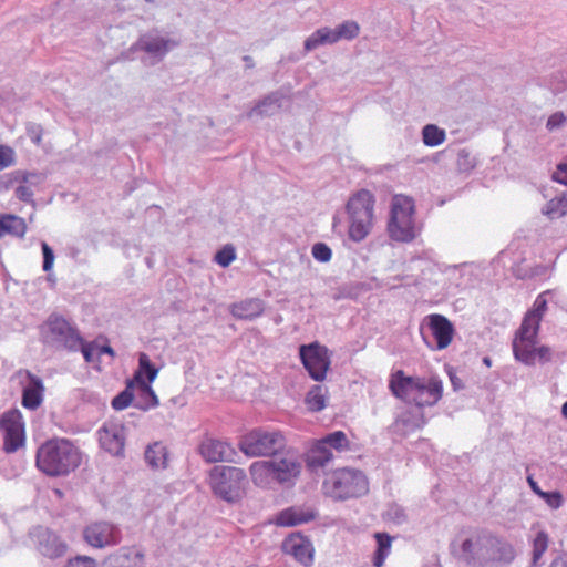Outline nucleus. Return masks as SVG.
I'll return each instance as SVG.
<instances>
[{
  "instance_id": "nucleus-53",
  "label": "nucleus",
  "mask_w": 567,
  "mask_h": 567,
  "mask_svg": "<svg viewBox=\"0 0 567 567\" xmlns=\"http://www.w3.org/2000/svg\"><path fill=\"white\" fill-rule=\"evenodd\" d=\"M561 412H563V415L567 419V401L564 403Z\"/></svg>"
},
{
  "instance_id": "nucleus-9",
  "label": "nucleus",
  "mask_w": 567,
  "mask_h": 567,
  "mask_svg": "<svg viewBox=\"0 0 567 567\" xmlns=\"http://www.w3.org/2000/svg\"><path fill=\"white\" fill-rule=\"evenodd\" d=\"M157 374L158 369L151 362L150 357L140 353L138 368L132 378L136 408L146 411L158 405V398L151 385Z\"/></svg>"
},
{
  "instance_id": "nucleus-40",
  "label": "nucleus",
  "mask_w": 567,
  "mask_h": 567,
  "mask_svg": "<svg viewBox=\"0 0 567 567\" xmlns=\"http://www.w3.org/2000/svg\"><path fill=\"white\" fill-rule=\"evenodd\" d=\"M336 30H337L339 40H341V39L351 40V39H354L359 34L360 27L354 21H346V22L341 23Z\"/></svg>"
},
{
  "instance_id": "nucleus-25",
  "label": "nucleus",
  "mask_w": 567,
  "mask_h": 567,
  "mask_svg": "<svg viewBox=\"0 0 567 567\" xmlns=\"http://www.w3.org/2000/svg\"><path fill=\"white\" fill-rule=\"evenodd\" d=\"M264 301L258 298L246 299L230 306L231 315L240 320H254L264 313Z\"/></svg>"
},
{
  "instance_id": "nucleus-46",
  "label": "nucleus",
  "mask_w": 567,
  "mask_h": 567,
  "mask_svg": "<svg viewBox=\"0 0 567 567\" xmlns=\"http://www.w3.org/2000/svg\"><path fill=\"white\" fill-rule=\"evenodd\" d=\"M41 247L43 252V270L48 272L53 267L54 254L47 243H42Z\"/></svg>"
},
{
  "instance_id": "nucleus-54",
  "label": "nucleus",
  "mask_w": 567,
  "mask_h": 567,
  "mask_svg": "<svg viewBox=\"0 0 567 567\" xmlns=\"http://www.w3.org/2000/svg\"><path fill=\"white\" fill-rule=\"evenodd\" d=\"M37 144H40L41 143V136L40 135H37L35 137L32 138Z\"/></svg>"
},
{
  "instance_id": "nucleus-20",
  "label": "nucleus",
  "mask_w": 567,
  "mask_h": 567,
  "mask_svg": "<svg viewBox=\"0 0 567 567\" xmlns=\"http://www.w3.org/2000/svg\"><path fill=\"white\" fill-rule=\"evenodd\" d=\"M145 555L136 546L122 547L116 553L110 555L105 563L109 567H143Z\"/></svg>"
},
{
  "instance_id": "nucleus-2",
  "label": "nucleus",
  "mask_w": 567,
  "mask_h": 567,
  "mask_svg": "<svg viewBox=\"0 0 567 567\" xmlns=\"http://www.w3.org/2000/svg\"><path fill=\"white\" fill-rule=\"evenodd\" d=\"M79 449L66 439L44 442L37 452L38 468L49 476L66 475L81 464Z\"/></svg>"
},
{
  "instance_id": "nucleus-45",
  "label": "nucleus",
  "mask_w": 567,
  "mask_h": 567,
  "mask_svg": "<svg viewBox=\"0 0 567 567\" xmlns=\"http://www.w3.org/2000/svg\"><path fill=\"white\" fill-rule=\"evenodd\" d=\"M65 567H96V563L89 556H76L69 559Z\"/></svg>"
},
{
  "instance_id": "nucleus-15",
  "label": "nucleus",
  "mask_w": 567,
  "mask_h": 567,
  "mask_svg": "<svg viewBox=\"0 0 567 567\" xmlns=\"http://www.w3.org/2000/svg\"><path fill=\"white\" fill-rule=\"evenodd\" d=\"M424 322H426L435 340V347L433 349L444 350L452 343L455 329L453 323L445 316L431 313L424 318Z\"/></svg>"
},
{
  "instance_id": "nucleus-42",
  "label": "nucleus",
  "mask_w": 567,
  "mask_h": 567,
  "mask_svg": "<svg viewBox=\"0 0 567 567\" xmlns=\"http://www.w3.org/2000/svg\"><path fill=\"white\" fill-rule=\"evenodd\" d=\"M312 256L320 262H328L332 258V251L328 245L323 243H317L312 246Z\"/></svg>"
},
{
  "instance_id": "nucleus-44",
  "label": "nucleus",
  "mask_w": 567,
  "mask_h": 567,
  "mask_svg": "<svg viewBox=\"0 0 567 567\" xmlns=\"http://www.w3.org/2000/svg\"><path fill=\"white\" fill-rule=\"evenodd\" d=\"M540 497L554 509L563 505V495L559 492H544L540 494Z\"/></svg>"
},
{
  "instance_id": "nucleus-32",
  "label": "nucleus",
  "mask_w": 567,
  "mask_h": 567,
  "mask_svg": "<svg viewBox=\"0 0 567 567\" xmlns=\"http://www.w3.org/2000/svg\"><path fill=\"white\" fill-rule=\"evenodd\" d=\"M339 41V37L337 34V30H332L329 28H321L318 29L315 33H312L306 41H305V49L307 51L315 50L319 45L326 44V43H336Z\"/></svg>"
},
{
  "instance_id": "nucleus-56",
  "label": "nucleus",
  "mask_w": 567,
  "mask_h": 567,
  "mask_svg": "<svg viewBox=\"0 0 567 567\" xmlns=\"http://www.w3.org/2000/svg\"><path fill=\"white\" fill-rule=\"evenodd\" d=\"M267 103V100L262 101V104L261 105H258L257 109H260L262 105H265Z\"/></svg>"
},
{
  "instance_id": "nucleus-21",
  "label": "nucleus",
  "mask_w": 567,
  "mask_h": 567,
  "mask_svg": "<svg viewBox=\"0 0 567 567\" xmlns=\"http://www.w3.org/2000/svg\"><path fill=\"white\" fill-rule=\"evenodd\" d=\"M270 461L275 480L278 483L290 482L297 478L301 472V463L293 456L285 455Z\"/></svg>"
},
{
  "instance_id": "nucleus-39",
  "label": "nucleus",
  "mask_w": 567,
  "mask_h": 567,
  "mask_svg": "<svg viewBox=\"0 0 567 567\" xmlns=\"http://www.w3.org/2000/svg\"><path fill=\"white\" fill-rule=\"evenodd\" d=\"M548 548V535L545 532L537 533L533 542V563L536 564Z\"/></svg>"
},
{
  "instance_id": "nucleus-57",
  "label": "nucleus",
  "mask_w": 567,
  "mask_h": 567,
  "mask_svg": "<svg viewBox=\"0 0 567 567\" xmlns=\"http://www.w3.org/2000/svg\"><path fill=\"white\" fill-rule=\"evenodd\" d=\"M146 2H153L154 0H145Z\"/></svg>"
},
{
  "instance_id": "nucleus-13",
  "label": "nucleus",
  "mask_w": 567,
  "mask_h": 567,
  "mask_svg": "<svg viewBox=\"0 0 567 567\" xmlns=\"http://www.w3.org/2000/svg\"><path fill=\"white\" fill-rule=\"evenodd\" d=\"M486 536L487 532L482 530L473 537L466 538L461 544L460 551L452 549V554L468 566L485 565Z\"/></svg>"
},
{
  "instance_id": "nucleus-12",
  "label": "nucleus",
  "mask_w": 567,
  "mask_h": 567,
  "mask_svg": "<svg viewBox=\"0 0 567 567\" xmlns=\"http://www.w3.org/2000/svg\"><path fill=\"white\" fill-rule=\"evenodd\" d=\"M299 354L305 369L315 381H323L331 365V358L327 347L312 342L302 344Z\"/></svg>"
},
{
  "instance_id": "nucleus-30",
  "label": "nucleus",
  "mask_w": 567,
  "mask_h": 567,
  "mask_svg": "<svg viewBox=\"0 0 567 567\" xmlns=\"http://www.w3.org/2000/svg\"><path fill=\"white\" fill-rule=\"evenodd\" d=\"M374 539L377 542V549L373 555V566L383 567L385 559L391 553L393 537L388 533H375Z\"/></svg>"
},
{
  "instance_id": "nucleus-19",
  "label": "nucleus",
  "mask_w": 567,
  "mask_h": 567,
  "mask_svg": "<svg viewBox=\"0 0 567 567\" xmlns=\"http://www.w3.org/2000/svg\"><path fill=\"white\" fill-rule=\"evenodd\" d=\"M514 558L515 549L509 543L492 533H487L485 548L486 563L489 560L511 563Z\"/></svg>"
},
{
  "instance_id": "nucleus-51",
  "label": "nucleus",
  "mask_w": 567,
  "mask_h": 567,
  "mask_svg": "<svg viewBox=\"0 0 567 567\" xmlns=\"http://www.w3.org/2000/svg\"><path fill=\"white\" fill-rule=\"evenodd\" d=\"M97 355H102V354H109L111 355L112 358L115 357V353H114V350L110 347V346H102V347H99L97 350Z\"/></svg>"
},
{
  "instance_id": "nucleus-8",
  "label": "nucleus",
  "mask_w": 567,
  "mask_h": 567,
  "mask_svg": "<svg viewBox=\"0 0 567 567\" xmlns=\"http://www.w3.org/2000/svg\"><path fill=\"white\" fill-rule=\"evenodd\" d=\"M286 437L281 431L268 429H254L239 441V450L247 456H272L286 446Z\"/></svg>"
},
{
  "instance_id": "nucleus-16",
  "label": "nucleus",
  "mask_w": 567,
  "mask_h": 567,
  "mask_svg": "<svg viewBox=\"0 0 567 567\" xmlns=\"http://www.w3.org/2000/svg\"><path fill=\"white\" fill-rule=\"evenodd\" d=\"M282 551L292 556L303 566H310L313 563V546L311 542L300 534L289 535L281 545Z\"/></svg>"
},
{
  "instance_id": "nucleus-35",
  "label": "nucleus",
  "mask_w": 567,
  "mask_h": 567,
  "mask_svg": "<svg viewBox=\"0 0 567 567\" xmlns=\"http://www.w3.org/2000/svg\"><path fill=\"white\" fill-rule=\"evenodd\" d=\"M544 215L554 219L567 213V195L550 199L543 209Z\"/></svg>"
},
{
  "instance_id": "nucleus-22",
  "label": "nucleus",
  "mask_w": 567,
  "mask_h": 567,
  "mask_svg": "<svg viewBox=\"0 0 567 567\" xmlns=\"http://www.w3.org/2000/svg\"><path fill=\"white\" fill-rule=\"evenodd\" d=\"M39 551L50 559H55L65 555L68 544L60 535L47 529L39 537Z\"/></svg>"
},
{
  "instance_id": "nucleus-18",
  "label": "nucleus",
  "mask_w": 567,
  "mask_h": 567,
  "mask_svg": "<svg viewBox=\"0 0 567 567\" xmlns=\"http://www.w3.org/2000/svg\"><path fill=\"white\" fill-rule=\"evenodd\" d=\"M198 451L208 463L231 462L236 455V450L233 445L212 437L205 439L200 443Z\"/></svg>"
},
{
  "instance_id": "nucleus-31",
  "label": "nucleus",
  "mask_w": 567,
  "mask_h": 567,
  "mask_svg": "<svg viewBox=\"0 0 567 567\" xmlns=\"http://www.w3.org/2000/svg\"><path fill=\"white\" fill-rule=\"evenodd\" d=\"M546 293L547 292H543L537 296L533 303V308L525 313L522 322L540 329L542 319L547 311Z\"/></svg>"
},
{
  "instance_id": "nucleus-50",
  "label": "nucleus",
  "mask_w": 567,
  "mask_h": 567,
  "mask_svg": "<svg viewBox=\"0 0 567 567\" xmlns=\"http://www.w3.org/2000/svg\"><path fill=\"white\" fill-rule=\"evenodd\" d=\"M79 349H81L85 361L86 362H91L92 361L93 346L92 344H84V341L82 340V344L80 346Z\"/></svg>"
},
{
  "instance_id": "nucleus-6",
  "label": "nucleus",
  "mask_w": 567,
  "mask_h": 567,
  "mask_svg": "<svg viewBox=\"0 0 567 567\" xmlns=\"http://www.w3.org/2000/svg\"><path fill=\"white\" fill-rule=\"evenodd\" d=\"M209 486L216 496L236 503L246 494V473L236 466H215L209 472Z\"/></svg>"
},
{
  "instance_id": "nucleus-48",
  "label": "nucleus",
  "mask_w": 567,
  "mask_h": 567,
  "mask_svg": "<svg viewBox=\"0 0 567 567\" xmlns=\"http://www.w3.org/2000/svg\"><path fill=\"white\" fill-rule=\"evenodd\" d=\"M565 122V116L563 113H554L549 116L547 121V127L553 130L555 127L560 126Z\"/></svg>"
},
{
  "instance_id": "nucleus-23",
  "label": "nucleus",
  "mask_w": 567,
  "mask_h": 567,
  "mask_svg": "<svg viewBox=\"0 0 567 567\" xmlns=\"http://www.w3.org/2000/svg\"><path fill=\"white\" fill-rule=\"evenodd\" d=\"M29 384L22 392V405L28 410H37L43 401L44 386L40 378L28 372Z\"/></svg>"
},
{
  "instance_id": "nucleus-43",
  "label": "nucleus",
  "mask_w": 567,
  "mask_h": 567,
  "mask_svg": "<svg viewBox=\"0 0 567 567\" xmlns=\"http://www.w3.org/2000/svg\"><path fill=\"white\" fill-rule=\"evenodd\" d=\"M14 151L12 147L0 144V171L14 164Z\"/></svg>"
},
{
  "instance_id": "nucleus-52",
  "label": "nucleus",
  "mask_w": 567,
  "mask_h": 567,
  "mask_svg": "<svg viewBox=\"0 0 567 567\" xmlns=\"http://www.w3.org/2000/svg\"><path fill=\"white\" fill-rule=\"evenodd\" d=\"M527 481H528V484H529L530 488L533 489V492H534L535 494H537L538 496H540V494H542V493H544V491H542V489L538 487L537 483L533 480V477H532V476H529V477L527 478Z\"/></svg>"
},
{
  "instance_id": "nucleus-41",
  "label": "nucleus",
  "mask_w": 567,
  "mask_h": 567,
  "mask_svg": "<svg viewBox=\"0 0 567 567\" xmlns=\"http://www.w3.org/2000/svg\"><path fill=\"white\" fill-rule=\"evenodd\" d=\"M236 258L235 248L231 245L224 246L215 255V261L221 267H228Z\"/></svg>"
},
{
  "instance_id": "nucleus-5",
  "label": "nucleus",
  "mask_w": 567,
  "mask_h": 567,
  "mask_svg": "<svg viewBox=\"0 0 567 567\" xmlns=\"http://www.w3.org/2000/svg\"><path fill=\"white\" fill-rule=\"evenodd\" d=\"M538 333V328L520 323L512 341L513 354L517 361L534 365L537 361L545 363L551 360V349L544 344L537 346Z\"/></svg>"
},
{
  "instance_id": "nucleus-24",
  "label": "nucleus",
  "mask_w": 567,
  "mask_h": 567,
  "mask_svg": "<svg viewBox=\"0 0 567 567\" xmlns=\"http://www.w3.org/2000/svg\"><path fill=\"white\" fill-rule=\"evenodd\" d=\"M333 460V453L322 442L316 440L306 455V464L309 470H318L327 466Z\"/></svg>"
},
{
  "instance_id": "nucleus-28",
  "label": "nucleus",
  "mask_w": 567,
  "mask_h": 567,
  "mask_svg": "<svg viewBox=\"0 0 567 567\" xmlns=\"http://www.w3.org/2000/svg\"><path fill=\"white\" fill-rule=\"evenodd\" d=\"M328 388L321 384L311 386L305 398L306 406L311 412H320L326 409L328 402Z\"/></svg>"
},
{
  "instance_id": "nucleus-7",
  "label": "nucleus",
  "mask_w": 567,
  "mask_h": 567,
  "mask_svg": "<svg viewBox=\"0 0 567 567\" xmlns=\"http://www.w3.org/2000/svg\"><path fill=\"white\" fill-rule=\"evenodd\" d=\"M415 206L411 197L394 195L391 203V215L388 231L396 241H411L415 237Z\"/></svg>"
},
{
  "instance_id": "nucleus-38",
  "label": "nucleus",
  "mask_w": 567,
  "mask_h": 567,
  "mask_svg": "<svg viewBox=\"0 0 567 567\" xmlns=\"http://www.w3.org/2000/svg\"><path fill=\"white\" fill-rule=\"evenodd\" d=\"M171 41L164 38H153L144 43V50L153 54H165L169 49Z\"/></svg>"
},
{
  "instance_id": "nucleus-47",
  "label": "nucleus",
  "mask_w": 567,
  "mask_h": 567,
  "mask_svg": "<svg viewBox=\"0 0 567 567\" xmlns=\"http://www.w3.org/2000/svg\"><path fill=\"white\" fill-rule=\"evenodd\" d=\"M553 178L560 184L567 185V161L557 166Z\"/></svg>"
},
{
  "instance_id": "nucleus-55",
  "label": "nucleus",
  "mask_w": 567,
  "mask_h": 567,
  "mask_svg": "<svg viewBox=\"0 0 567 567\" xmlns=\"http://www.w3.org/2000/svg\"><path fill=\"white\" fill-rule=\"evenodd\" d=\"M484 362H485V364H487V365H489V364H491V361H489V359H487V358H486V359H484Z\"/></svg>"
},
{
  "instance_id": "nucleus-1",
  "label": "nucleus",
  "mask_w": 567,
  "mask_h": 567,
  "mask_svg": "<svg viewBox=\"0 0 567 567\" xmlns=\"http://www.w3.org/2000/svg\"><path fill=\"white\" fill-rule=\"evenodd\" d=\"M389 390L395 398L423 408L432 406L441 400L443 384L436 377H409L403 370H396L390 374Z\"/></svg>"
},
{
  "instance_id": "nucleus-17",
  "label": "nucleus",
  "mask_w": 567,
  "mask_h": 567,
  "mask_svg": "<svg viewBox=\"0 0 567 567\" xmlns=\"http://www.w3.org/2000/svg\"><path fill=\"white\" fill-rule=\"evenodd\" d=\"M99 442L106 452L118 455L123 452L125 445L124 427L116 422H106L97 431Z\"/></svg>"
},
{
  "instance_id": "nucleus-37",
  "label": "nucleus",
  "mask_w": 567,
  "mask_h": 567,
  "mask_svg": "<svg viewBox=\"0 0 567 567\" xmlns=\"http://www.w3.org/2000/svg\"><path fill=\"white\" fill-rule=\"evenodd\" d=\"M134 399V388L131 379L127 381L125 390L118 393L111 404L114 410L121 411L130 406Z\"/></svg>"
},
{
  "instance_id": "nucleus-26",
  "label": "nucleus",
  "mask_w": 567,
  "mask_h": 567,
  "mask_svg": "<svg viewBox=\"0 0 567 567\" xmlns=\"http://www.w3.org/2000/svg\"><path fill=\"white\" fill-rule=\"evenodd\" d=\"M250 476L255 485L267 487L276 482L271 461H256L249 467Z\"/></svg>"
},
{
  "instance_id": "nucleus-33",
  "label": "nucleus",
  "mask_w": 567,
  "mask_h": 567,
  "mask_svg": "<svg viewBox=\"0 0 567 567\" xmlns=\"http://www.w3.org/2000/svg\"><path fill=\"white\" fill-rule=\"evenodd\" d=\"M167 456L166 446L158 442L148 445L145 451V460L154 468H165Z\"/></svg>"
},
{
  "instance_id": "nucleus-27",
  "label": "nucleus",
  "mask_w": 567,
  "mask_h": 567,
  "mask_svg": "<svg viewBox=\"0 0 567 567\" xmlns=\"http://www.w3.org/2000/svg\"><path fill=\"white\" fill-rule=\"evenodd\" d=\"M1 237L11 235L22 238L27 233V223L22 217L13 214H0Z\"/></svg>"
},
{
  "instance_id": "nucleus-10",
  "label": "nucleus",
  "mask_w": 567,
  "mask_h": 567,
  "mask_svg": "<svg viewBox=\"0 0 567 567\" xmlns=\"http://www.w3.org/2000/svg\"><path fill=\"white\" fill-rule=\"evenodd\" d=\"M41 334L45 342L56 344L70 351L79 350L82 344V337L76 327L58 313H52L48 317L41 326Z\"/></svg>"
},
{
  "instance_id": "nucleus-3",
  "label": "nucleus",
  "mask_w": 567,
  "mask_h": 567,
  "mask_svg": "<svg viewBox=\"0 0 567 567\" xmlns=\"http://www.w3.org/2000/svg\"><path fill=\"white\" fill-rule=\"evenodd\" d=\"M322 494L336 502L359 498L368 494L369 481L364 473L353 467H340L326 474Z\"/></svg>"
},
{
  "instance_id": "nucleus-4",
  "label": "nucleus",
  "mask_w": 567,
  "mask_h": 567,
  "mask_svg": "<svg viewBox=\"0 0 567 567\" xmlns=\"http://www.w3.org/2000/svg\"><path fill=\"white\" fill-rule=\"evenodd\" d=\"M375 198L368 189H360L348 200L346 209L349 216L348 236L360 243L371 233L374 224Z\"/></svg>"
},
{
  "instance_id": "nucleus-29",
  "label": "nucleus",
  "mask_w": 567,
  "mask_h": 567,
  "mask_svg": "<svg viewBox=\"0 0 567 567\" xmlns=\"http://www.w3.org/2000/svg\"><path fill=\"white\" fill-rule=\"evenodd\" d=\"M313 515L301 509L290 507L281 511L276 517V524L278 526H296L303 523H308L313 519Z\"/></svg>"
},
{
  "instance_id": "nucleus-11",
  "label": "nucleus",
  "mask_w": 567,
  "mask_h": 567,
  "mask_svg": "<svg viewBox=\"0 0 567 567\" xmlns=\"http://www.w3.org/2000/svg\"><path fill=\"white\" fill-rule=\"evenodd\" d=\"M0 432L6 453H14L24 445L25 423L20 410L11 409L0 416Z\"/></svg>"
},
{
  "instance_id": "nucleus-49",
  "label": "nucleus",
  "mask_w": 567,
  "mask_h": 567,
  "mask_svg": "<svg viewBox=\"0 0 567 567\" xmlns=\"http://www.w3.org/2000/svg\"><path fill=\"white\" fill-rule=\"evenodd\" d=\"M16 196L21 199V200H30L31 197H32V192L31 189L25 186V185H20L19 187L16 188Z\"/></svg>"
},
{
  "instance_id": "nucleus-14",
  "label": "nucleus",
  "mask_w": 567,
  "mask_h": 567,
  "mask_svg": "<svg viewBox=\"0 0 567 567\" xmlns=\"http://www.w3.org/2000/svg\"><path fill=\"white\" fill-rule=\"evenodd\" d=\"M84 540L92 547L103 548L116 545L120 542V534L116 527L106 522H95L87 525L83 530Z\"/></svg>"
},
{
  "instance_id": "nucleus-34",
  "label": "nucleus",
  "mask_w": 567,
  "mask_h": 567,
  "mask_svg": "<svg viewBox=\"0 0 567 567\" xmlns=\"http://www.w3.org/2000/svg\"><path fill=\"white\" fill-rule=\"evenodd\" d=\"M322 442L331 450L337 452H346L350 450V441L343 431H334L323 436Z\"/></svg>"
},
{
  "instance_id": "nucleus-36",
  "label": "nucleus",
  "mask_w": 567,
  "mask_h": 567,
  "mask_svg": "<svg viewBox=\"0 0 567 567\" xmlns=\"http://www.w3.org/2000/svg\"><path fill=\"white\" fill-rule=\"evenodd\" d=\"M422 135L424 144L431 147L442 144L445 140V132L433 124L425 125Z\"/></svg>"
}]
</instances>
